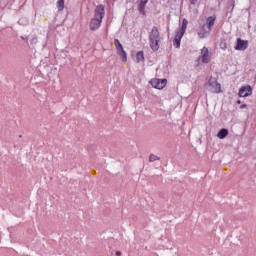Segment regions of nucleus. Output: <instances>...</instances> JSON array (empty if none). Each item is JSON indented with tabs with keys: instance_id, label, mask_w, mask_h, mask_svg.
I'll use <instances>...</instances> for the list:
<instances>
[{
	"instance_id": "nucleus-14",
	"label": "nucleus",
	"mask_w": 256,
	"mask_h": 256,
	"mask_svg": "<svg viewBox=\"0 0 256 256\" xmlns=\"http://www.w3.org/2000/svg\"><path fill=\"white\" fill-rule=\"evenodd\" d=\"M202 62L203 63H209V49H202Z\"/></svg>"
},
{
	"instance_id": "nucleus-21",
	"label": "nucleus",
	"mask_w": 256,
	"mask_h": 256,
	"mask_svg": "<svg viewBox=\"0 0 256 256\" xmlns=\"http://www.w3.org/2000/svg\"><path fill=\"white\" fill-rule=\"evenodd\" d=\"M114 45H115L116 49H119L120 47L123 46V44H121V41H119V39H117V38L114 39Z\"/></svg>"
},
{
	"instance_id": "nucleus-16",
	"label": "nucleus",
	"mask_w": 256,
	"mask_h": 256,
	"mask_svg": "<svg viewBox=\"0 0 256 256\" xmlns=\"http://www.w3.org/2000/svg\"><path fill=\"white\" fill-rule=\"evenodd\" d=\"M18 24L23 25V26L29 25V19L25 16H22V17L19 18Z\"/></svg>"
},
{
	"instance_id": "nucleus-15",
	"label": "nucleus",
	"mask_w": 256,
	"mask_h": 256,
	"mask_svg": "<svg viewBox=\"0 0 256 256\" xmlns=\"http://www.w3.org/2000/svg\"><path fill=\"white\" fill-rule=\"evenodd\" d=\"M141 61H145V52L138 51L136 53V63H141Z\"/></svg>"
},
{
	"instance_id": "nucleus-7",
	"label": "nucleus",
	"mask_w": 256,
	"mask_h": 256,
	"mask_svg": "<svg viewBox=\"0 0 256 256\" xmlns=\"http://www.w3.org/2000/svg\"><path fill=\"white\" fill-rule=\"evenodd\" d=\"M235 46L236 51H245L249 47V41L237 38Z\"/></svg>"
},
{
	"instance_id": "nucleus-23",
	"label": "nucleus",
	"mask_w": 256,
	"mask_h": 256,
	"mask_svg": "<svg viewBox=\"0 0 256 256\" xmlns=\"http://www.w3.org/2000/svg\"><path fill=\"white\" fill-rule=\"evenodd\" d=\"M125 49L123 48V46L122 47H120V48H116V51H117V53L119 54L121 51H124Z\"/></svg>"
},
{
	"instance_id": "nucleus-20",
	"label": "nucleus",
	"mask_w": 256,
	"mask_h": 256,
	"mask_svg": "<svg viewBox=\"0 0 256 256\" xmlns=\"http://www.w3.org/2000/svg\"><path fill=\"white\" fill-rule=\"evenodd\" d=\"M57 9H58V11H63V9H65V1H58Z\"/></svg>"
},
{
	"instance_id": "nucleus-18",
	"label": "nucleus",
	"mask_w": 256,
	"mask_h": 256,
	"mask_svg": "<svg viewBox=\"0 0 256 256\" xmlns=\"http://www.w3.org/2000/svg\"><path fill=\"white\" fill-rule=\"evenodd\" d=\"M119 57H121L122 62L126 63L127 61V52L125 50H122L120 53H118Z\"/></svg>"
},
{
	"instance_id": "nucleus-29",
	"label": "nucleus",
	"mask_w": 256,
	"mask_h": 256,
	"mask_svg": "<svg viewBox=\"0 0 256 256\" xmlns=\"http://www.w3.org/2000/svg\"><path fill=\"white\" fill-rule=\"evenodd\" d=\"M189 1H197V0H189Z\"/></svg>"
},
{
	"instance_id": "nucleus-3",
	"label": "nucleus",
	"mask_w": 256,
	"mask_h": 256,
	"mask_svg": "<svg viewBox=\"0 0 256 256\" xmlns=\"http://www.w3.org/2000/svg\"><path fill=\"white\" fill-rule=\"evenodd\" d=\"M211 93H221V84L217 82V78L211 77L208 81Z\"/></svg>"
},
{
	"instance_id": "nucleus-12",
	"label": "nucleus",
	"mask_w": 256,
	"mask_h": 256,
	"mask_svg": "<svg viewBox=\"0 0 256 256\" xmlns=\"http://www.w3.org/2000/svg\"><path fill=\"white\" fill-rule=\"evenodd\" d=\"M227 135H229V130L226 128H221L217 133L218 139H225Z\"/></svg>"
},
{
	"instance_id": "nucleus-4",
	"label": "nucleus",
	"mask_w": 256,
	"mask_h": 256,
	"mask_svg": "<svg viewBox=\"0 0 256 256\" xmlns=\"http://www.w3.org/2000/svg\"><path fill=\"white\" fill-rule=\"evenodd\" d=\"M250 95H253V87L251 85L240 87L238 92L239 97H249Z\"/></svg>"
},
{
	"instance_id": "nucleus-17",
	"label": "nucleus",
	"mask_w": 256,
	"mask_h": 256,
	"mask_svg": "<svg viewBox=\"0 0 256 256\" xmlns=\"http://www.w3.org/2000/svg\"><path fill=\"white\" fill-rule=\"evenodd\" d=\"M220 49L225 51L228 47L227 40L225 38L220 39V44H219Z\"/></svg>"
},
{
	"instance_id": "nucleus-8",
	"label": "nucleus",
	"mask_w": 256,
	"mask_h": 256,
	"mask_svg": "<svg viewBox=\"0 0 256 256\" xmlns=\"http://www.w3.org/2000/svg\"><path fill=\"white\" fill-rule=\"evenodd\" d=\"M101 23H103V20L95 17L92 18L89 23L90 31H97L101 27Z\"/></svg>"
},
{
	"instance_id": "nucleus-25",
	"label": "nucleus",
	"mask_w": 256,
	"mask_h": 256,
	"mask_svg": "<svg viewBox=\"0 0 256 256\" xmlns=\"http://www.w3.org/2000/svg\"><path fill=\"white\" fill-rule=\"evenodd\" d=\"M117 256H121V251H116Z\"/></svg>"
},
{
	"instance_id": "nucleus-2",
	"label": "nucleus",
	"mask_w": 256,
	"mask_h": 256,
	"mask_svg": "<svg viewBox=\"0 0 256 256\" xmlns=\"http://www.w3.org/2000/svg\"><path fill=\"white\" fill-rule=\"evenodd\" d=\"M150 85L154 88V89H165V87L167 86V79L163 78V79H159V78H154L150 80Z\"/></svg>"
},
{
	"instance_id": "nucleus-27",
	"label": "nucleus",
	"mask_w": 256,
	"mask_h": 256,
	"mask_svg": "<svg viewBox=\"0 0 256 256\" xmlns=\"http://www.w3.org/2000/svg\"><path fill=\"white\" fill-rule=\"evenodd\" d=\"M231 7H235V2H232Z\"/></svg>"
},
{
	"instance_id": "nucleus-10",
	"label": "nucleus",
	"mask_w": 256,
	"mask_h": 256,
	"mask_svg": "<svg viewBox=\"0 0 256 256\" xmlns=\"http://www.w3.org/2000/svg\"><path fill=\"white\" fill-rule=\"evenodd\" d=\"M188 23H189V21L187 20V18H183L181 27H180L179 31L176 33H178L180 35H185V31H187Z\"/></svg>"
},
{
	"instance_id": "nucleus-24",
	"label": "nucleus",
	"mask_w": 256,
	"mask_h": 256,
	"mask_svg": "<svg viewBox=\"0 0 256 256\" xmlns=\"http://www.w3.org/2000/svg\"><path fill=\"white\" fill-rule=\"evenodd\" d=\"M245 108H247V104H242V105L240 106V109H245Z\"/></svg>"
},
{
	"instance_id": "nucleus-1",
	"label": "nucleus",
	"mask_w": 256,
	"mask_h": 256,
	"mask_svg": "<svg viewBox=\"0 0 256 256\" xmlns=\"http://www.w3.org/2000/svg\"><path fill=\"white\" fill-rule=\"evenodd\" d=\"M149 41L152 51H159V43H161V34L159 33V28H157V26L152 27V30L149 34Z\"/></svg>"
},
{
	"instance_id": "nucleus-19",
	"label": "nucleus",
	"mask_w": 256,
	"mask_h": 256,
	"mask_svg": "<svg viewBox=\"0 0 256 256\" xmlns=\"http://www.w3.org/2000/svg\"><path fill=\"white\" fill-rule=\"evenodd\" d=\"M160 160H161V158L155 154H150V156H149L150 163H153L154 161H160Z\"/></svg>"
},
{
	"instance_id": "nucleus-5",
	"label": "nucleus",
	"mask_w": 256,
	"mask_h": 256,
	"mask_svg": "<svg viewBox=\"0 0 256 256\" xmlns=\"http://www.w3.org/2000/svg\"><path fill=\"white\" fill-rule=\"evenodd\" d=\"M211 33V28L207 24L200 25V30L198 32V37L200 39H205V37H209V34Z\"/></svg>"
},
{
	"instance_id": "nucleus-30",
	"label": "nucleus",
	"mask_w": 256,
	"mask_h": 256,
	"mask_svg": "<svg viewBox=\"0 0 256 256\" xmlns=\"http://www.w3.org/2000/svg\"><path fill=\"white\" fill-rule=\"evenodd\" d=\"M19 137L21 138V137H23L22 135H19Z\"/></svg>"
},
{
	"instance_id": "nucleus-11",
	"label": "nucleus",
	"mask_w": 256,
	"mask_h": 256,
	"mask_svg": "<svg viewBox=\"0 0 256 256\" xmlns=\"http://www.w3.org/2000/svg\"><path fill=\"white\" fill-rule=\"evenodd\" d=\"M145 7H147V1H140L138 4V11L140 13V15L145 16Z\"/></svg>"
},
{
	"instance_id": "nucleus-31",
	"label": "nucleus",
	"mask_w": 256,
	"mask_h": 256,
	"mask_svg": "<svg viewBox=\"0 0 256 256\" xmlns=\"http://www.w3.org/2000/svg\"><path fill=\"white\" fill-rule=\"evenodd\" d=\"M58 1H65V0H58Z\"/></svg>"
},
{
	"instance_id": "nucleus-22",
	"label": "nucleus",
	"mask_w": 256,
	"mask_h": 256,
	"mask_svg": "<svg viewBox=\"0 0 256 256\" xmlns=\"http://www.w3.org/2000/svg\"><path fill=\"white\" fill-rule=\"evenodd\" d=\"M38 41H39V40L37 39V36H34V37L31 38L30 44H31L32 46L37 45Z\"/></svg>"
},
{
	"instance_id": "nucleus-6",
	"label": "nucleus",
	"mask_w": 256,
	"mask_h": 256,
	"mask_svg": "<svg viewBox=\"0 0 256 256\" xmlns=\"http://www.w3.org/2000/svg\"><path fill=\"white\" fill-rule=\"evenodd\" d=\"M104 17H105V6H103V4H100L94 10V18L100 19L103 21Z\"/></svg>"
},
{
	"instance_id": "nucleus-13",
	"label": "nucleus",
	"mask_w": 256,
	"mask_h": 256,
	"mask_svg": "<svg viewBox=\"0 0 256 256\" xmlns=\"http://www.w3.org/2000/svg\"><path fill=\"white\" fill-rule=\"evenodd\" d=\"M215 19V16H209L206 18V23L204 24L207 25L210 29H213V25H215Z\"/></svg>"
},
{
	"instance_id": "nucleus-9",
	"label": "nucleus",
	"mask_w": 256,
	"mask_h": 256,
	"mask_svg": "<svg viewBox=\"0 0 256 256\" xmlns=\"http://www.w3.org/2000/svg\"><path fill=\"white\" fill-rule=\"evenodd\" d=\"M181 39H183V34L176 33L174 40H173V45L176 49L181 48Z\"/></svg>"
},
{
	"instance_id": "nucleus-28",
	"label": "nucleus",
	"mask_w": 256,
	"mask_h": 256,
	"mask_svg": "<svg viewBox=\"0 0 256 256\" xmlns=\"http://www.w3.org/2000/svg\"><path fill=\"white\" fill-rule=\"evenodd\" d=\"M191 5H195V1H191Z\"/></svg>"
},
{
	"instance_id": "nucleus-26",
	"label": "nucleus",
	"mask_w": 256,
	"mask_h": 256,
	"mask_svg": "<svg viewBox=\"0 0 256 256\" xmlns=\"http://www.w3.org/2000/svg\"><path fill=\"white\" fill-rule=\"evenodd\" d=\"M237 105H241V100L236 101Z\"/></svg>"
}]
</instances>
